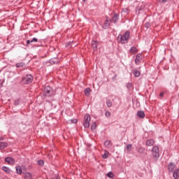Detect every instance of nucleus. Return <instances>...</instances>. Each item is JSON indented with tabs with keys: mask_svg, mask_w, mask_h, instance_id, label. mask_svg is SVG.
Instances as JSON below:
<instances>
[{
	"mask_svg": "<svg viewBox=\"0 0 179 179\" xmlns=\"http://www.w3.org/2000/svg\"><path fill=\"white\" fill-rule=\"evenodd\" d=\"M107 176L109 178H114V174L112 172L108 173Z\"/></svg>",
	"mask_w": 179,
	"mask_h": 179,
	"instance_id": "obj_28",
	"label": "nucleus"
},
{
	"mask_svg": "<svg viewBox=\"0 0 179 179\" xmlns=\"http://www.w3.org/2000/svg\"><path fill=\"white\" fill-rule=\"evenodd\" d=\"M145 27L147 29H149V27H150V23L146 22L145 24Z\"/></svg>",
	"mask_w": 179,
	"mask_h": 179,
	"instance_id": "obj_35",
	"label": "nucleus"
},
{
	"mask_svg": "<svg viewBox=\"0 0 179 179\" xmlns=\"http://www.w3.org/2000/svg\"><path fill=\"white\" fill-rule=\"evenodd\" d=\"M90 115L87 114L85 115V117H84V122H83V125L85 128H89V127H90Z\"/></svg>",
	"mask_w": 179,
	"mask_h": 179,
	"instance_id": "obj_5",
	"label": "nucleus"
},
{
	"mask_svg": "<svg viewBox=\"0 0 179 179\" xmlns=\"http://www.w3.org/2000/svg\"><path fill=\"white\" fill-rule=\"evenodd\" d=\"M29 42H30V43H34V42L33 41V39H31V41L29 40Z\"/></svg>",
	"mask_w": 179,
	"mask_h": 179,
	"instance_id": "obj_43",
	"label": "nucleus"
},
{
	"mask_svg": "<svg viewBox=\"0 0 179 179\" xmlns=\"http://www.w3.org/2000/svg\"><path fill=\"white\" fill-rule=\"evenodd\" d=\"M159 96H160L161 97H163V96H164V93L161 92L160 94H159Z\"/></svg>",
	"mask_w": 179,
	"mask_h": 179,
	"instance_id": "obj_41",
	"label": "nucleus"
},
{
	"mask_svg": "<svg viewBox=\"0 0 179 179\" xmlns=\"http://www.w3.org/2000/svg\"><path fill=\"white\" fill-rule=\"evenodd\" d=\"M112 20L113 23H115L116 22H118V15L117 14H114Z\"/></svg>",
	"mask_w": 179,
	"mask_h": 179,
	"instance_id": "obj_21",
	"label": "nucleus"
},
{
	"mask_svg": "<svg viewBox=\"0 0 179 179\" xmlns=\"http://www.w3.org/2000/svg\"><path fill=\"white\" fill-rule=\"evenodd\" d=\"M97 127V124L96 122H93L92 124L91 125V129L92 131H94Z\"/></svg>",
	"mask_w": 179,
	"mask_h": 179,
	"instance_id": "obj_23",
	"label": "nucleus"
},
{
	"mask_svg": "<svg viewBox=\"0 0 179 179\" xmlns=\"http://www.w3.org/2000/svg\"><path fill=\"white\" fill-rule=\"evenodd\" d=\"M92 92V90H90V88H86L85 90H84V93L85 94V96H90V93Z\"/></svg>",
	"mask_w": 179,
	"mask_h": 179,
	"instance_id": "obj_15",
	"label": "nucleus"
},
{
	"mask_svg": "<svg viewBox=\"0 0 179 179\" xmlns=\"http://www.w3.org/2000/svg\"><path fill=\"white\" fill-rule=\"evenodd\" d=\"M110 145H111V142L108 140L104 142V145L106 146V148H108V146H110Z\"/></svg>",
	"mask_w": 179,
	"mask_h": 179,
	"instance_id": "obj_24",
	"label": "nucleus"
},
{
	"mask_svg": "<svg viewBox=\"0 0 179 179\" xmlns=\"http://www.w3.org/2000/svg\"><path fill=\"white\" fill-rule=\"evenodd\" d=\"M103 159H107V157H108V153L105 152L103 155H102Z\"/></svg>",
	"mask_w": 179,
	"mask_h": 179,
	"instance_id": "obj_32",
	"label": "nucleus"
},
{
	"mask_svg": "<svg viewBox=\"0 0 179 179\" xmlns=\"http://www.w3.org/2000/svg\"><path fill=\"white\" fill-rule=\"evenodd\" d=\"M85 1H86V0H83L84 2H85Z\"/></svg>",
	"mask_w": 179,
	"mask_h": 179,
	"instance_id": "obj_47",
	"label": "nucleus"
},
{
	"mask_svg": "<svg viewBox=\"0 0 179 179\" xmlns=\"http://www.w3.org/2000/svg\"><path fill=\"white\" fill-rule=\"evenodd\" d=\"M173 177L174 179L179 178V169H177L173 171Z\"/></svg>",
	"mask_w": 179,
	"mask_h": 179,
	"instance_id": "obj_10",
	"label": "nucleus"
},
{
	"mask_svg": "<svg viewBox=\"0 0 179 179\" xmlns=\"http://www.w3.org/2000/svg\"><path fill=\"white\" fill-rule=\"evenodd\" d=\"M14 104L15 106H19V104H20V99H15L14 101Z\"/></svg>",
	"mask_w": 179,
	"mask_h": 179,
	"instance_id": "obj_25",
	"label": "nucleus"
},
{
	"mask_svg": "<svg viewBox=\"0 0 179 179\" xmlns=\"http://www.w3.org/2000/svg\"><path fill=\"white\" fill-rule=\"evenodd\" d=\"M0 141H3V138H0Z\"/></svg>",
	"mask_w": 179,
	"mask_h": 179,
	"instance_id": "obj_45",
	"label": "nucleus"
},
{
	"mask_svg": "<svg viewBox=\"0 0 179 179\" xmlns=\"http://www.w3.org/2000/svg\"><path fill=\"white\" fill-rule=\"evenodd\" d=\"M147 146H153L155 145V141L153 139H149L146 141Z\"/></svg>",
	"mask_w": 179,
	"mask_h": 179,
	"instance_id": "obj_13",
	"label": "nucleus"
},
{
	"mask_svg": "<svg viewBox=\"0 0 179 179\" xmlns=\"http://www.w3.org/2000/svg\"><path fill=\"white\" fill-rule=\"evenodd\" d=\"M15 169L17 174H22V168L20 166H16Z\"/></svg>",
	"mask_w": 179,
	"mask_h": 179,
	"instance_id": "obj_22",
	"label": "nucleus"
},
{
	"mask_svg": "<svg viewBox=\"0 0 179 179\" xmlns=\"http://www.w3.org/2000/svg\"><path fill=\"white\" fill-rule=\"evenodd\" d=\"M106 117H110L111 113L109 111H106L105 113Z\"/></svg>",
	"mask_w": 179,
	"mask_h": 179,
	"instance_id": "obj_33",
	"label": "nucleus"
},
{
	"mask_svg": "<svg viewBox=\"0 0 179 179\" xmlns=\"http://www.w3.org/2000/svg\"><path fill=\"white\" fill-rule=\"evenodd\" d=\"M131 86H132V83H129L127 84V87H131Z\"/></svg>",
	"mask_w": 179,
	"mask_h": 179,
	"instance_id": "obj_38",
	"label": "nucleus"
},
{
	"mask_svg": "<svg viewBox=\"0 0 179 179\" xmlns=\"http://www.w3.org/2000/svg\"><path fill=\"white\" fill-rule=\"evenodd\" d=\"M137 115L139 118H145V112L139 110L137 112Z\"/></svg>",
	"mask_w": 179,
	"mask_h": 179,
	"instance_id": "obj_14",
	"label": "nucleus"
},
{
	"mask_svg": "<svg viewBox=\"0 0 179 179\" xmlns=\"http://www.w3.org/2000/svg\"><path fill=\"white\" fill-rule=\"evenodd\" d=\"M4 162H6V163H8V164L12 165V164H15V159L12 158L11 157H7L5 158Z\"/></svg>",
	"mask_w": 179,
	"mask_h": 179,
	"instance_id": "obj_6",
	"label": "nucleus"
},
{
	"mask_svg": "<svg viewBox=\"0 0 179 179\" xmlns=\"http://www.w3.org/2000/svg\"><path fill=\"white\" fill-rule=\"evenodd\" d=\"M2 170L7 173V174H10V169L8 166H3Z\"/></svg>",
	"mask_w": 179,
	"mask_h": 179,
	"instance_id": "obj_16",
	"label": "nucleus"
},
{
	"mask_svg": "<svg viewBox=\"0 0 179 179\" xmlns=\"http://www.w3.org/2000/svg\"><path fill=\"white\" fill-rule=\"evenodd\" d=\"M145 150V148H142V147H140L138 148V152L139 153H143V151Z\"/></svg>",
	"mask_w": 179,
	"mask_h": 179,
	"instance_id": "obj_31",
	"label": "nucleus"
},
{
	"mask_svg": "<svg viewBox=\"0 0 179 179\" xmlns=\"http://www.w3.org/2000/svg\"><path fill=\"white\" fill-rule=\"evenodd\" d=\"M91 45L94 50H97V41H92L91 43Z\"/></svg>",
	"mask_w": 179,
	"mask_h": 179,
	"instance_id": "obj_17",
	"label": "nucleus"
},
{
	"mask_svg": "<svg viewBox=\"0 0 179 179\" xmlns=\"http://www.w3.org/2000/svg\"><path fill=\"white\" fill-rule=\"evenodd\" d=\"M57 59L54 58L50 60V64H58L57 61H55Z\"/></svg>",
	"mask_w": 179,
	"mask_h": 179,
	"instance_id": "obj_30",
	"label": "nucleus"
},
{
	"mask_svg": "<svg viewBox=\"0 0 179 179\" xmlns=\"http://www.w3.org/2000/svg\"><path fill=\"white\" fill-rule=\"evenodd\" d=\"M25 178H27V179H31V173H27L26 175H25Z\"/></svg>",
	"mask_w": 179,
	"mask_h": 179,
	"instance_id": "obj_27",
	"label": "nucleus"
},
{
	"mask_svg": "<svg viewBox=\"0 0 179 179\" xmlns=\"http://www.w3.org/2000/svg\"><path fill=\"white\" fill-rule=\"evenodd\" d=\"M129 31H127L123 35H119L118 39L120 43H121L122 44H127V43L129 40Z\"/></svg>",
	"mask_w": 179,
	"mask_h": 179,
	"instance_id": "obj_1",
	"label": "nucleus"
},
{
	"mask_svg": "<svg viewBox=\"0 0 179 179\" xmlns=\"http://www.w3.org/2000/svg\"><path fill=\"white\" fill-rule=\"evenodd\" d=\"M141 61H142V55L141 54H138L135 59V64H136V65H139V64H141Z\"/></svg>",
	"mask_w": 179,
	"mask_h": 179,
	"instance_id": "obj_8",
	"label": "nucleus"
},
{
	"mask_svg": "<svg viewBox=\"0 0 179 179\" xmlns=\"http://www.w3.org/2000/svg\"><path fill=\"white\" fill-rule=\"evenodd\" d=\"M122 12H128V8H124L122 10Z\"/></svg>",
	"mask_w": 179,
	"mask_h": 179,
	"instance_id": "obj_40",
	"label": "nucleus"
},
{
	"mask_svg": "<svg viewBox=\"0 0 179 179\" xmlns=\"http://www.w3.org/2000/svg\"><path fill=\"white\" fill-rule=\"evenodd\" d=\"M152 154L153 157L155 159V162H157V159L160 157V154L159 152V147L155 145L152 149Z\"/></svg>",
	"mask_w": 179,
	"mask_h": 179,
	"instance_id": "obj_2",
	"label": "nucleus"
},
{
	"mask_svg": "<svg viewBox=\"0 0 179 179\" xmlns=\"http://www.w3.org/2000/svg\"><path fill=\"white\" fill-rule=\"evenodd\" d=\"M110 19L107 18L102 26L103 29H108L110 27Z\"/></svg>",
	"mask_w": 179,
	"mask_h": 179,
	"instance_id": "obj_9",
	"label": "nucleus"
},
{
	"mask_svg": "<svg viewBox=\"0 0 179 179\" xmlns=\"http://www.w3.org/2000/svg\"><path fill=\"white\" fill-rule=\"evenodd\" d=\"M32 41H34V43H37V41H38V39H37V38H33Z\"/></svg>",
	"mask_w": 179,
	"mask_h": 179,
	"instance_id": "obj_37",
	"label": "nucleus"
},
{
	"mask_svg": "<svg viewBox=\"0 0 179 179\" xmlns=\"http://www.w3.org/2000/svg\"><path fill=\"white\" fill-rule=\"evenodd\" d=\"M71 122L73 124H76V122H78V120H76V119L71 120Z\"/></svg>",
	"mask_w": 179,
	"mask_h": 179,
	"instance_id": "obj_36",
	"label": "nucleus"
},
{
	"mask_svg": "<svg viewBox=\"0 0 179 179\" xmlns=\"http://www.w3.org/2000/svg\"><path fill=\"white\" fill-rule=\"evenodd\" d=\"M0 160H1V157H0Z\"/></svg>",
	"mask_w": 179,
	"mask_h": 179,
	"instance_id": "obj_48",
	"label": "nucleus"
},
{
	"mask_svg": "<svg viewBox=\"0 0 179 179\" xmlns=\"http://www.w3.org/2000/svg\"><path fill=\"white\" fill-rule=\"evenodd\" d=\"M55 94V91L52 90V87L46 86L45 88V96L46 97H51Z\"/></svg>",
	"mask_w": 179,
	"mask_h": 179,
	"instance_id": "obj_4",
	"label": "nucleus"
},
{
	"mask_svg": "<svg viewBox=\"0 0 179 179\" xmlns=\"http://www.w3.org/2000/svg\"><path fill=\"white\" fill-rule=\"evenodd\" d=\"M133 73H134V76H136V78H139V76H141V72L138 70H134L133 71Z\"/></svg>",
	"mask_w": 179,
	"mask_h": 179,
	"instance_id": "obj_20",
	"label": "nucleus"
},
{
	"mask_svg": "<svg viewBox=\"0 0 179 179\" xmlns=\"http://www.w3.org/2000/svg\"><path fill=\"white\" fill-rule=\"evenodd\" d=\"M132 148V145L131 144H128L127 145V150H131V148Z\"/></svg>",
	"mask_w": 179,
	"mask_h": 179,
	"instance_id": "obj_34",
	"label": "nucleus"
},
{
	"mask_svg": "<svg viewBox=\"0 0 179 179\" xmlns=\"http://www.w3.org/2000/svg\"><path fill=\"white\" fill-rule=\"evenodd\" d=\"M106 106H107V107H111V106H113V103L111 102V101L107 100L106 101Z\"/></svg>",
	"mask_w": 179,
	"mask_h": 179,
	"instance_id": "obj_26",
	"label": "nucleus"
},
{
	"mask_svg": "<svg viewBox=\"0 0 179 179\" xmlns=\"http://www.w3.org/2000/svg\"><path fill=\"white\" fill-rule=\"evenodd\" d=\"M43 89H44V90H44V92H45V87H44Z\"/></svg>",
	"mask_w": 179,
	"mask_h": 179,
	"instance_id": "obj_46",
	"label": "nucleus"
},
{
	"mask_svg": "<svg viewBox=\"0 0 179 179\" xmlns=\"http://www.w3.org/2000/svg\"><path fill=\"white\" fill-rule=\"evenodd\" d=\"M33 76L31 74H27L24 78H22V83L24 85H29V83H31L33 82Z\"/></svg>",
	"mask_w": 179,
	"mask_h": 179,
	"instance_id": "obj_3",
	"label": "nucleus"
},
{
	"mask_svg": "<svg viewBox=\"0 0 179 179\" xmlns=\"http://www.w3.org/2000/svg\"><path fill=\"white\" fill-rule=\"evenodd\" d=\"M30 44V40L27 41V45H29Z\"/></svg>",
	"mask_w": 179,
	"mask_h": 179,
	"instance_id": "obj_39",
	"label": "nucleus"
},
{
	"mask_svg": "<svg viewBox=\"0 0 179 179\" xmlns=\"http://www.w3.org/2000/svg\"><path fill=\"white\" fill-rule=\"evenodd\" d=\"M38 166H43L44 164V160L41 159L38 161Z\"/></svg>",
	"mask_w": 179,
	"mask_h": 179,
	"instance_id": "obj_29",
	"label": "nucleus"
},
{
	"mask_svg": "<svg viewBox=\"0 0 179 179\" xmlns=\"http://www.w3.org/2000/svg\"><path fill=\"white\" fill-rule=\"evenodd\" d=\"M66 47H67L69 48H73V47H76V43H75L73 42H68L66 44Z\"/></svg>",
	"mask_w": 179,
	"mask_h": 179,
	"instance_id": "obj_11",
	"label": "nucleus"
},
{
	"mask_svg": "<svg viewBox=\"0 0 179 179\" xmlns=\"http://www.w3.org/2000/svg\"><path fill=\"white\" fill-rule=\"evenodd\" d=\"M8 147V143L0 142V150H3L5 148Z\"/></svg>",
	"mask_w": 179,
	"mask_h": 179,
	"instance_id": "obj_12",
	"label": "nucleus"
},
{
	"mask_svg": "<svg viewBox=\"0 0 179 179\" xmlns=\"http://www.w3.org/2000/svg\"><path fill=\"white\" fill-rule=\"evenodd\" d=\"M1 87H2V83H0V89H1Z\"/></svg>",
	"mask_w": 179,
	"mask_h": 179,
	"instance_id": "obj_44",
	"label": "nucleus"
},
{
	"mask_svg": "<svg viewBox=\"0 0 179 179\" xmlns=\"http://www.w3.org/2000/svg\"><path fill=\"white\" fill-rule=\"evenodd\" d=\"M174 169H176V164L174 162L169 163L168 166V170L170 173H173L174 171Z\"/></svg>",
	"mask_w": 179,
	"mask_h": 179,
	"instance_id": "obj_7",
	"label": "nucleus"
},
{
	"mask_svg": "<svg viewBox=\"0 0 179 179\" xmlns=\"http://www.w3.org/2000/svg\"><path fill=\"white\" fill-rule=\"evenodd\" d=\"M168 0H159V2H167Z\"/></svg>",
	"mask_w": 179,
	"mask_h": 179,
	"instance_id": "obj_42",
	"label": "nucleus"
},
{
	"mask_svg": "<svg viewBox=\"0 0 179 179\" xmlns=\"http://www.w3.org/2000/svg\"><path fill=\"white\" fill-rule=\"evenodd\" d=\"M130 52H131V54H135V53L138 52V49H136V48L135 46H133L130 49Z\"/></svg>",
	"mask_w": 179,
	"mask_h": 179,
	"instance_id": "obj_19",
	"label": "nucleus"
},
{
	"mask_svg": "<svg viewBox=\"0 0 179 179\" xmlns=\"http://www.w3.org/2000/svg\"><path fill=\"white\" fill-rule=\"evenodd\" d=\"M26 64H24V62H20V63H17L15 64L16 68H23L24 66H25Z\"/></svg>",
	"mask_w": 179,
	"mask_h": 179,
	"instance_id": "obj_18",
	"label": "nucleus"
}]
</instances>
